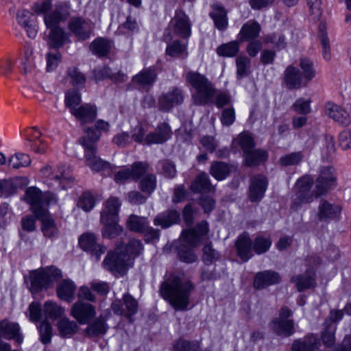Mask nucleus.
<instances>
[{
  "label": "nucleus",
  "instance_id": "f257e3e1",
  "mask_svg": "<svg viewBox=\"0 0 351 351\" xmlns=\"http://www.w3.org/2000/svg\"><path fill=\"white\" fill-rule=\"evenodd\" d=\"M142 250V243L137 239H131L125 247L118 246L114 251L109 252L103 261V267L114 274L124 275L132 267L134 258Z\"/></svg>",
  "mask_w": 351,
  "mask_h": 351
},
{
  "label": "nucleus",
  "instance_id": "f03ea898",
  "mask_svg": "<svg viewBox=\"0 0 351 351\" xmlns=\"http://www.w3.org/2000/svg\"><path fill=\"white\" fill-rule=\"evenodd\" d=\"M193 287L190 282L173 278L162 283L160 293L175 309L184 310L189 303V297Z\"/></svg>",
  "mask_w": 351,
  "mask_h": 351
},
{
  "label": "nucleus",
  "instance_id": "7ed1b4c3",
  "mask_svg": "<svg viewBox=\"0 0 351 351\" xmlns=\"http://www.w3.org/2000/svg\"><path fill=\"white\" fill-rule=\"evenodd\" d=\"M68 16L69 8L66 3L57 6L54 11L45 15V23L49 29L47 44L50 47L59 49L67 41L66 34L58 25L65 21Z\"/></svg>",
  "mask_w": 351,
  "mask_h": 351
},
{
  "label": "nucleus",
  "instance_id": "20e7f679",
  "mask_svg": "<svg viewBox=\"0 0 351 351\" xmlns=\"http://www.w3.org/2000/svg\"><path fill=\"white\" fill-rule=\"evenodd\" d=\"M299 67L288 66L284 72V81L289 89H299L306 86L315 77L316 71L313 62L308 58H301Z\"/></svg>",
  "mask_w": 351,
  "mask_h": 351
},
{
  "label": "nucleus",
  "instance_id": "39448f33",
  "mask_svg": "<svg viewBox=\"0 0 351 351\" xmlns=\"http://www.w3.org/2000/svg\"><path fill=\"white\" fill-rule=\"evenodd\" d=\"M99 135L93 130L88 129L87 135L80 139V144L84 148L86 165L92 171L101 172L107 176L112 171L110 164L103 160L96 155L95 143L99 140Z\"/></svg>",
  "mask_w": 351,
  "mask_h": 351
},
{
  "label": "nucleus",
  "instance_id": "423d86ee",
  "mask_svg": "<svg viewBox=\"0 0 351 351\" xmlns=\"http://www.w3.org/2000/svg\"><path fill=\"white\" fill-rule=\"evenodd\" d=\"M186 81L195 89L192 96L195 104L205 105L213 101L215 88L204 75L189 71L186 73Z\"/></svg>",
  "mask_w": 351,
  "mask_h": 351
},
{
  "label": "nucleus",
  "instance_id": "0eeeda50",
  "mask_svg": "<svg viewBox=\"0 0 351 351\" xmlns=\"http://www.w3.org/2000/svg\"><path fill=\"white\" fill-rule=\"evenodd\" d=\"M25 200L30 205L31 210L36 217H42L47 214L45 206L58 202L54 194L49 192L42 193L36 187H29L26 190Z\"/></svg>",
  "mask_w": 351,
  "mask_h": 351
},
{
  "label": "nucleus",
  "instance_id": "6e6552de",
  "mask_svg": "<svg viewBox=\"0 0 351 351\" xmlns=\"http://www.w3.org/2000/svg\"><path fill=\"white\" fill-rule=\"evenodd\" d=\"M145 133V131L141 126L136 127L132 134L134 141L137 143L144 142L147 145L162 143L171 136L170 127L165 123L159 124L154 132L149 133L144 138Z\"/></svg>",
  "mask_w": 351,
  "mask_h": 351
},
{
  "label": "nucleus",
  "instance_id": "1a4fd4ad",
  "mask_svg": "<svg viewBox=\"0 0 351 351\" xmlns=\"http://www.w3.org/2000/svg\"><path fill=\"white\" fill-rule=\"evenodd\" d=\"M60 276L61 271L52 267L34 271L31 274L32 292L47 289Z\"/></svg>",
  "mask_w": 351,
  "mask_h": 351
},
{
  "label": "nucleus",
  "instance_id": "9d476101",
  "mask_svg": "<svg viewBox=\"0 0 351 351\" xmlns=\"http://www.w3.org/2000/svg\"><path fill=\"white\" fill-rule=\"evenodd\" d=\"M173 33L183 39L191 36L192 23L189 16L182 10H176L169 25Z\"/></svg>",
  "mask_w": 351,
  "mask_h": 351
},
{
  "label": "nucleus",
  "instance_id": "9b49d317",
  "mask_svg": "<svg viewBox=\"0 0 351 351\" xmlns=\"http://www.w3.org/2000/svg\"><path fill=\"white\" fill-rule=\"evenodd\" d=\"M127 227L132 232L143 234L145 240L151 241L159 238V231L149 226L147 218L132 215L127 221Z\"/></svg>",
  "mask_w": 351,
  "mask_h": 351
},
{
  "label": "nucleus",
  "instance_id": "f8f14e48",
  "mask_svg": "<svg viewBox=\"0 0 351 351\" xmlns=\"http://www.w3.org/2000/svg\"><path fill=\"white\" fill-rule=\"evenodd\" d=\"M337 176L334 168L330 166L322 167L317 178L314 193L316 197L325 194L336 185Z\"/></svg>",
  "mask_w": 351,
  "mask_h": 351
},
{
  "label": "nucleus",
  "instance_id": "ddd939ff",
  "mask_svg": "<svg viewBox=\"0 0 351 351\" xmlns=\"http://www.w3.org/2000/svg\"><path fill=\"white\" fill-rule=\"evenodd\" d=\"M313 180L308 176H303L296 183L298 192L293 204V208L298 209L302 204H308L313 200V193L311 191Z\"/></svg>",
  "mask_w": 351,
  "mask_h": 351
},
{
  "label": "nucleus",
  "instance_id": "4468645a",
  "mask_svg": "<svg viewBox=\"0 0 351 351\" xmlns=\"http://www.w3.org/2000/svg\"><path fill=\"white\" fill-rule=\"evenodd\" d=\"M291 315V311L287 306L281 308L279 317L274 319L271 323L272 329L276 333L289 337L294 332L293 322L288 319Z\"/></svg>",
  "mask_w": 351,
  "mask_h": 351
},
{
  "label": "nucleus",
  "instance_id": "2eb2a0df",
  "mask_svg": "<svg viewBox=\"0 0 351 351\" xmlns=\"http://www.w3.org/2000/svg\"><path fill=\"white\" fill-rule=\"evenodd\" d=\"M184 99L183 91L179 88L173 87L159 97L158 108L161 111L169 112L173 107L182 104Z\"/></svg>",
  "mask_w": 351,
  "mask_h": 351
},
{
  "label": "nucleus",
  "instance_id": "dca6fc26",
  "mask_svg": "<svg viewBox=\"0 0 351 351\" xmlns=\"http://www.w3.org/2000/svg\"><path fill=\"white\" fill-rule=\"evenodd\" d=\"M95 315V307L82 301L74 303L71 309V315L80 324H87Z\"/></svg>",
  "mask_w": 351,
  "mask_h": 351
},
{
  "label": "nucleus",
  "instance_id": "f3484780",
  "mask_svg": "<svg viewBox=\"0 0 351 351\" xmlns=\"http://www.w3.org/2000/svg\"><path fill=\"white\" fill-rule=\"evenodd\" d=\"M79 245L83 250L89 252L97 261L100 258L101 256L104 254L106 250L105 246L97 243L95 235L90 232L83 234L80 236L79 238Z\"/></svg>",
  "mask_w": 351,
  "mask_h": 351
},
{
  "label": "nucleus",
  "instance_id": "a211bd4d",
  "mask_svg": "<svg viewBox=\"0 0 351 351\" xmlns=\"http://www.w3.org/2000/svg\"><path fill=\"white\" fill-rule=\"evenodd\" d=\"M112 308L115 313L130 318L137 312L138 303L131 295H125L123 303L116 301L112 303Z\"/></svg>",
  "mask_w": 351,
  "mask_h": 351
},
{
  "label": "nucleus",
  "instance_id": "6ab92c4d",
  "mask_svg": "<svg viewBox=\"0 0 351 351\" xmlns=\"http://www.w3.org/2000/svg\"><path fill=\"white\" fill-rule=\"evenodd\" d=\"M93 24L82 18H73L69 23L70 30L82 40L88 39L93 30Z\"/></svg>",
  "mask_w": 351,
  "mask_h": 351
},
{
  "label": "nucleus",
  "instance_id": "aec40b11",
  "mask_svg": "<svg viewBox=\"0 0 351 351\" xmlns=\"http://www.w3.org/2000/svg\"><path fill=\"white\" fill-rule=\"evenodd\" d=\"M121 202L116 197H110L104 203L101 211V222L119 220V211Z\"/></svg>",
  "mask_w": 351,
  "mask_h": 351
},
{
  "label": "nucleus",
  "instance_id": "412c9836",
  "mask_svg": "<svg viewBox=\"0 0 351 351\" xmlns=\"http://www.w3.org/2000/svg\"><path fill=\"white\" fill-rule=\"evenodd\" d=\"M208 231V223L206 221H202L197 225L196 229L184 230L182 239L190 246L195 247L200 243L202 237L206 235Z\"/></svg>",
  "mask_w": 351,
  "mask_h": 351
},
{
  "label": "nucleus",
  "instance_id": "4be33fe9",
  "mask_svg": "<svg viewBox=\"0 0 351 351\" xmlns=\"http://www.w3.org/2000/svg\"><path fill=\"white\" fill-rule=\"evenodd\" d=\"M14 339L18 343H21L23 336L20 332V327L17 323L10 322L5 319L0 321V339Z\"/></svg>",
  "mask_w": 351,
  "mask_h": 351
},
{
  "label": "nucleus",
  "instance_id": "5701e85b",
  "mask_svg": "<svg viewBox=\"0 0 351 351\" xmlns=\"http://www.w3.org/2000/svg\"><path fill=\"white\" fill-rule=\"evenodd\" d=\"M326 112L329 117L339 124L346 126L351 123L350 114L339 105L333 103L326 104Z\"/></svg>",
  "mask_w": 351,
  "mask_h": 351
},
{
  "label": "nucleus",
  "instance_id": "b1692460",
  "mask_svg": "<svg viewBox=\"0 0 351 351\" xmlns=\"http://www.w3.org/2000/svg\"><path fill=\"white\" fill-rule=\"evenodd\" d=\"M236 248L238 256L247 261L253 256L254 246L250 235L247 232L241 234L237 239Z\"/></svg>",
  "mask_w": 351,
  "mask_h": 351
},
{
  "label": "nucleus",
  "instance_id": "393cba45",
  "mask_svg": "<svg viewBox=\"0 0 351 351\" xmlns=\"http://www.w3.org/2000/svg\"><path fill=\"white\" fill-rule=\"evenodd\" d=\"M341 212L340 205L322 199L318 206L317 217L319 220L334 219L339 216Z\"/></svg>",
  "mask_w": 351,
  "mask_h": 351
},
{
  "label": "nucleus",
  "instance_id": "a878e982",
  "mask_svg": "<svg viewBox=\"0 0 351 351\" xmlns=\"http://www.w3.org/2000/svg\"><path fill=\"white\" fill-rule=\"evenodd\" d=\"M211 8L209 15L213 21L215 27L219 31H225L228 26L227 11L219 4L213 5Z\"/></svg>",
  "mask_w": 351,
  "mask_h": 351
},
{
  "label": "nucleus",
  "instance_id": "bb28decb",
  "mask_svg": "<svg viewBox=\"0 0 351 351\" xmlns=\"http://www.w3.org/2000/svg\"><path fill=\"white\" fill-rule=\"evenodd\" d=\"M267 182L263 176H254L251 181L249 198L252 202L260 201L266 191Z\"/></svg>",
  "mask_w": 351,
  "mask_h": 351
},
{
  "label": "nucleus",
  "instance_id": "cd10ccee",
  "mask_svg": "<svg viewBox=\"0 0 351 351\" xmlns=\"http://www.w3.org/2000/svg\"><path fill=\"white\" fill-rule=\"evenodd\" d=\"M71 114L82 124H85L95 120L97 117V108L94 105L85 104L76 110H72Z\"/></svg>",
  "mask_w": 351,
  "mask_h": 351
},
{
  "label": "nucleus",
  "instance_id": "c85d7f7f",
  "mask_svg": "<svg viewBox=\"0 0 351 351\" xmlns=\"http://www.w3.org/2000/svg\"><path fill=\"white\" fill-rule=\"evenodd\" d=\"M280 277L275 271H265L258 273L254 278V286L256 289H263L280 282Z\"/></svg>",
  "mask_w": 351,
  "mask_h": 351
},
{
  "label": "nucleus",
  "instance_id": "c756f323",
  "mask_svg": "<svg viewBox=\"0 0 351 351\" xmlns=\"http://www.w3.org/2000/svg\"><path fill=\"white\" fill-rule=\"evenodd\" d=\"M298 291L313 288L316 285L313 269H307L305 274L295 276L291 278Z\"/></svg>",
  "mask_w": 351,
  "mask_h": 351
},
{
  "label": "nucleus",
  "instance_id": "7c9ffc66",
  "mask_svg": "<svg viewBox=\"0 0 351 351\" xmlns=\"http://www.w3.org/2000/svg\"><path fill=\"white\" fill-rule=\"evenodd\" d=\"M156 78V74L155 71L148 68L143 69L138 74L134 76L132 81L139 88L147 90L154 84Z\"/></svg>",
  "mask_w": 351,
  "mask_h": 351
},
{
  "label": "nucleus",
  "instance_id": "2f4dec72",
  "mask_svg": "<svg viewBox=\"0 0 351 351\" xmlns=\"http://www.w3.org/2000/svg\"><path fill=\"white\" fill-rule=\"evenodd\" d=\"M261 30V27L257 21L250 20L243 24L239 32V36L241 41L255 39L259 36Z\"/></svg>",
  "mask_w": 351,
  "mask_h": 351
},
{
  "label": "nucleus",
  "instance_id": "473e14b6",
  "mask_svg": "<svg viewBox=\"0 0 351 351\" xmlns=\"http://www.w3.org/2000/svg\"><path fill=\"white\" fill-rule=\"evenodd\" d=\"M32 14L26 10H19L16 15L18 23L24 27L30 38H34L37 34V28L32 21Z\"/></svg>",
  "mask_w": 351,
  "mask_h": 351
},
{
  "label": "nucleus",
  "instance_id": "72a5a7b5",
  "mask_svg": "<svg viewBox=\"0 0 351 351\" xmlns=\"http://www.w3.org/2000/svg\"><path fill=\"white\" fill-rule=\"evenodd\" d=\"M319 342L317 337L310 335L304 340L295 341L292 346L293 351H315L318 349Z\"/></svg>",
  "mask_w": 351,
  "mask_h": 351
},
{
  "label": "nucleus",
  "instance_id": "f704fd0d",
  "mask_svg": "<svg viewBox=\"0 0 351 351\" xmlns=\"http://www.w3.org/2000/svg\"><path fill=\"white\" fill-rule=\"evenodd\" d=\"M75 285L73 282L65 280H63L57 287V294L63 300L71 302L74 299Z\"/></svg>",
  "mask_w": 351,
  "mask_h": 351
},
{
  "label": "nucleus",
  "instance_id": "c9c22d12",
  "mask_svg": "<svg viewBox=\"0 0 351 351\" xmlns=\"http://www.w3.org/2000/svg\"><path fill=\"white\" fill-rule=\"evenodd\" d=\"M180 219V215L175 210H170L158 215L154 219V225L167 228L176 223Z\"/></svg>",
  "mask_w": 351,
  "mask_h": 351
},
{
  "label": "nucleus",
  "instance_id": "e433bc0d",
  "mask_svg": "<svg viewBox=\"0 0 351 351\" xmlns=\"http://www.w3.org/2000/svg\"><path fill=\"white\" fill-rule=\"evenodd\" d=\"M108 327L106 323L105 319L102 315L97 318L93 323L88 324L86 328V333L90 337H97L104 335Z\"/></svg>",
  "mask_w": 351,
  "mask_h": 351
},
{
  "label": "nucleus",
  "instance_id": "4c0bfd02",
  "mask_svg": "<svg viewBox=\"0 0 351 351\" xmlns=\"http://www.w3.org/2000/svg\"><path fill=\"white\" fill-rule=\"evenodd\" d=\"M318 37L320 39L321 45L322 47L323 58L326 60H330V47L329 40L327 36L326 24L325 22H320L318 27Z\"/></svg>",
  "mask_w": 351,
  "mask_h": 351
},
{
  "label": "nucleus",
  "instance_id": "58836bf2",
  "mask_svg": "<svg viewBox=\"0 0 351 351\" xmlns=\"http://www.w3.org/2000/svg\"><path fill=\"white\" fill-rule=\"evenodd\" d=\"M60 335L63 337H70L76 333L79 327L76 322L68 318H62L58 323Z\"/></svg>",
  "mask_w": 351,
  "mask_h": 351
},
{
  "label": "nucleus",
  "instance_id": "ea45409f",
  "mask_svg": "<svg viewBox=\"0 0 351 351\" xmlns=\"http://www.w3.org/2000/svg\"><path fill=\"white\" fill-rule=\"evenodd\" d=\"M42 221V231L44 235L47 237H52L58 233V228L54 219L49 215L47 214L42 217H36Z\"/></svg>",
  "mask_w": 351,
  "mask_h": 351
},
{
  "label": "nucleus",
  "instance_id": "a19ab883",
  "mask_svg": "<svg viewBox=\"0 0 351 351\" xmlns=\"http://www.w3.org/2000/svg\"><path fill=\"white\" fill-rule=\"evenodd\" d=\"M71 170L69 166L61 165L54 169V176L51 177V180L58 182L62 185V187H64L65 184L71 180Z\"/></svg>",
  "mask_w": 351,
  "mask_h": 351
},
{
  "label": "nucleus",
  "instance_id": "79ce46f5",
  "mask_svg": "<svg viewBox=\"0 0 351 351\" xmlns=\"http://www.w3.org/2000/svg\"><path fill=\"white\" fill-rule=\"evenodd\" d=\"M188 42H183L176 40L167 45L166 49V54L171 57H179L182 55L187 56Z\"/></svg>",
  "mask_w": 351,
  "mask_h": 351
},
{
  "label": "nucleus",
  "instance_id": "37998d69",
  "mask_svg": "<svg viewBox=\"0 0 351 351\" xmlns=\"http://www.w3.org/2000/svg\"><path fill=\"white\" fill-rule=\"evenodd\" d=\"M119 220H109L101 222L104 225L102 235L104 237L113 239L119 236L123 231L122 228L118 224Z\"/></svg>",
  "mask_w": 351,
  "mask_h": 351
},
{
  "label": "nucleus",
  "instance_id": "c03bdc74",
  "mask_svg": "<svg viewBox=\"0 0 351 351\" xmlns=\"http://www.w3.org/2000/svg\"><path fill=\"white\" fill-rule=\"evenodd\" d=\"M157 179L154 173H146L140 180L139 189L147 195L152 194L156 188Z\"/></svg>",
  "mask_w": 351,
  "mask_h": 351
},
{
  "label": "nucleus",
  "instance_id": "a18cd8bd",
  "mask_svg": "<svg viewBox=\"0 0 351 351\" xmlns=\"http://www.w3.org/2000/svg\"><path fill=\"white\" fill-rule=\"evenodd\" d=\"M191 189L195 192H209L212 189L208 176L204 173H200L196 177L191 184Z\"/></svg>",
  "mask_w": 351,
  "mask_h": 351
},
{
  "label": "nucleus",
  "instance_id": "49530a36",
  "mask_svg": "<svg viewBox=\"0 0 351 351\" xmlns=\"http://www.w3.org/2000/svg\"><path fill=\"white\" fill-rule=\"evenodd\" d=\"M267 158V153L264 150H251L245 154V163L247 166H255Z\"/></svg>",
  "mask_w": 351,
  "mask_h": 351
},
{
  "label": "nucleus",
  "instance_id": "de8ad7c7",
  "mask_svg": "<svg viewBox=\"0 0 351 351\" xmlns=\"http://www.w3.org/2000/svg\"><path fill=\"white\" fill-rule=\"evenodd\" d=\"M43 313L46 319L53 320L60 317L64 313V310L56 303L48 301L44 304Z\"/></svg>",
  "mask_w": 351,
  "mask_h": 351
},
{
  "label": "nucleus",
  "instance_id": "09e8293b",
  "mask_svg": "<svg viewBox=\"0 0 351 351\" xmlns=\"http://www.w3.org/2000/svg\"><path fill=\"white\" fill-rule=\"evenodd\" d=\"M111 43L106 39L98 38L90 45V49L93 53L99 56H106L110 50Z\"/></svg>",
  "mask_w": 351,
  "mask_h": 351
},
{
  "label": "nucleus",
  "instance_id": "8fccbe9b",
  "mask_svg": "<svg viewBox=\"0 0 351 351\" xmlns=\"http://www.w3.org/2000/svg\"><path fill=\"white\" fill-rule=\"evenodd\" d=\"M239 50V43L234 40L219 46L217 49V53L220 56L233 57L237 54Z\"/></svg>",
  "mask_w": 351,
  "mask_h": 351
},
{
  "label": "nucleus",
  "instance_id": "3c124183",
  "mask_svg": "<svg viewBox=\"0 0 351 351\" xmlns=\"http://www.w3.org/2000/svg\"><path fill=\"white\" fill-rule=\"evenodd\" d=\"M67 79L75 87L81 88L84 86L86 77L75 67H71L67 71Z\"/></svg>",
  "mask_w": 351,
  "mask_h": 351
},
{
  "label": "nucleus",
  "instance_id": "603ef678",
  "mask_svg": "<svg viewBox=\"0 0 351 351\" xmlns=\"http://www.w3.org/2000/svg\"><path fill=\"white\" fill-rule=\"evenodd\" d=\"M31 163L29 155L23 153H16L8 160V166L13 169L27 167Z\"/></svg>",
  "mask_w": 351,
  "mask_h": 351
},
{
  "label": "nucleus",
  "instance_id": "864d4df0",
  "mask_svg": "<svg viewBox=\"0 0 351 351\" xmlns=\"http://www.w3.org/2000/svg\"><path fill=\"white\" fill-rule=\"evenodd\" d=\"M128 168L130 169L132 180L137 181L146 174L149 168V165L145 162H136Z\"/></svg>",
  "mask_w": 351,
  "mask_h": 351
},
{
  "label": "nucleus",
  "instance_id": "5fc2aeb1",
  "mask_svg": "<svg viewBox=\"0 0 351 351\" xmlns=\"http://www.w3.org/2000/svg\"><path fill=\"white\" fill-rule=\"evenodd\" d=\"M22 64L23 66L24 72L27 73H30L35 66L34 56L33 48L29 45L25 46V51L23 58L22 59Z\"/></svg>",
  "mask_w": 351,
  "mask_h": 351
},
{
  "label": "nucleus",
  "instance_id": "6e6d98bb",
  "mask_svg": "<svg viewBox=\"0 0 351 351\" xmlns=\"http://www.w3.org/2000/svg\"><path fill=\"white\" fill-rule=\"evenodd\" d=\"M228 166L222 162H216L213 163L210 167V174L217 180H223L229 173Z\"/></svg>",
  "mask_w": 351,
  "mask_h": 351
},
{
  "label": "nucleus",
  "instance_id": "4d7b16f0",
  "mask_svg": "<svg viewBox=\"0 0 351 351\" xmlns=\"http://www.w3.org/2000/svg\"><path fill=\"white\" fill-rule=\"evenodd\" d=\"M233 143L235 145H239L241 147L244 154L250 152L251 149L254 146L253 138L250 134L247 132L240 134L239 136L234 140Z\"/></svg>",
  "mask_w": 351,
  "mask_h": 351
},
{
  "label": "nucleus",
  "instance_id": "13d9d810",
  "mask_svg": "<svg viewBox=\"0 0 351 351\" xmlns=\"http://www.w3.org/2000/svg\"><path fill=\"white\" fill-rule=\"evenodd\" d=\"M311 104L309 99L298 98L292 105V108L298 114L307 115L311 112Z\"/></svg>",
  "mask_w": 351,
  "mask_h": 351
},
{
  "label": "nucleus",
  "instance_id": "bf43d9fd",
  "mask_svg": "<svg viewBox=\"0 0 351 351\" xmlns=\"http://www.w3.org/2000/svg\"><path fill=\"white\" fill-rule=\"evenodd\" d=\"M95 205V199L90 192L83 193L79 199L77 206L86 212L91 210Z\"/></svg>",
  "mask_w": 351,
  "mask_h": 351
},
{
  "label": "nucleus",
  "instance_id": "052dcab7",
  "mask_svg": "<svg viewBox=\"0 0 351 351\" xmlns=\"http://www.w3.org/2000/svg\"><path fill=\"white\" fill-rule=\"evenodd\" d=\"M65 106L69 109L70 112L72 110H76L81 102V96L76 90L68 91L65 95Z\"/></svg>",
  "mask_w": 351,
  "mask_h": 351
},
{
  "label": "nucleus",
  "instance_id": "680f3d73",
  "mask_svg": "<svg viewBox=\"0 0 351 351\" xmlns=\"http://www.w3.org/2000/svg\"><path fill=\"white\" fill-rule=\"evenodd\" d=\"M322 333V339L324 344L327 347L332 346L335 343V333L337 326L333 324H327Z\"/></svg>",
  "mask_w": 351,
  "mask_h": 351
},
{
  "label": "nucleus",
  "instance_id": "e2e57ef3",
  "mask_svg": "<svg viewBox=\"0 0 351 351\" xmlns=\"http://www.w3.org/2000/svg\"><path fill=\"white\" fill-rule=\"evenodd\" d=\"M271 245V241L269 238L258 236L253 243L254 251L258 254L265 253L269 249Z\"/></svg>",
  "mask_w": 351,
  "mask_h": 351
},
{
  "label": "nucleus",
  "instance_id": "0e129e2a",
  "mask_svg": "<svg viewBox=\"0 0 351 351\" xmlns=\"http://www.w3.org/2000/svg\"><path fill=\"white\" fill-rule=\"evenodd\" d=\"M41 306L38 302H32L28 307V311L26 313L27 316L32 322H38L41 319L43 313Z\"/></svg>",
  "mask_w": 351,
  "mask_h": 351
},
{
  "label": "nucleus",
  "instance_id": "69168bd1",
  "mask_svg": "<svg viewBox=\"0 0 351 351\" xmlns=\"http://www.w3.org/2000/svg\"><path fill=\"white\" fill-rule=\"evenodd\" d=\"M302 158L301 152H293L282 156L280 158V163L283 166L295 165L302 160Z\"/></svg>",
  "mask_w": 351,
  "mask_h": 351
},
{
  "label": "nucleus",
  "instance_id": "338daca9",
  "mask_svg": "<svg viewBox=\"0 0 351 351\" xmlns=\"http://www.w3.org/2000/svg\"><path fill=\"white\" fill-rule=\"evenodd\" d=\"M237 73L240 77L247 75L250 66V60L246 56H239L236 60Z\"/></svg>",
  "mask_w": 351,
  "mask_h": 351
},
{
  "label": "nucleus",
  "instance_id": "774afa93",
  "mask_svg": "<svg viewBox=\"0 0 351 351\" xmlns=\"http://www.w3.org/2000/svg\"><path fill=\"white\" fill-rule=\"evenodd\" d=\"M198 349L199 345L197 343L183 339H179L173 346V351H197Z\"/></svg>",
  "mask_w": 351,
  "mask_h": 351
}]
</instances>
